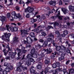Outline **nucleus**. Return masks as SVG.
Instances as JSON below:
<instances>
[{
	"label": "nucleus",
	"mask_w": 74,
	"mask_h": 74,
	"mask_svg": "<svg viewBox=\"0 0 74 74\" xmlns=\"http://www.w3.org/2000/svg\"><path fill=\"white\" fill-rule=\"evenodd\" d=\"M7 69H8L9 70H12V69H13V66H11V64H10V66H9V67Z\"/></svg>",
	"instance_id": "473e14b6"
},
{
	"label": "nucleus",
	"mask_w": 74,
	"mask_h": 74,
	"mask_svg": "<svg viewBox=\"0 0 74 74\" xmlns=\"http://www.w3.org/2000/svg\"><path fill=\"white\" fill-rule=\"evenodd\" d=\"M30 3V0H28L27 2H26L25 3L26 4H29V3Z\"/></svg>",
	"instance_id": "680f3d73"
},
{
	"label": "nucleus",
	"mask_w": 74,
	"mask_h": 74,
	"mask_svg": "<svg viewBox=\"0 0 74 74\" xmlns=\"http://www.w3.org/2000/svg\"><path fill=\"white\" fill-rule=\"evenodd\" d=\"M58 10H55L54 9L52 10H51L50 9H48V10H47V14H44L42 15L41 18H40V19L39 20V21H40V20H41L42 19H45V15H46V16H49V14L51 13H53V14H56V12H57V11Z\"/></svg>",
	"instance_id": "f257e3e1"
},
{
	"label": "nucleus",
	"mask_w": 74,
	"mask_h": 74,
	"mask_svg": "<svg viewBox=\"0 0 74 74\" xmlns=\"http://www.w3.org/2000/svg\"><path fill=\"white\" fill-rule=\"evenodd\" d=\"M27 41L24 40L23 42L24 44L27 45V47H30V45H29V44L32 43V42L33 41V40L31 39V38L30 37H28L27 38Z\"/></svg>",
	"instance_id": "39448f33"
},
{
	"label": "nucleus",
	"mask_w": 74,
	"mask_h": 74,
	"mask_svg": "<svg viewBox=\"0 0 74 74\" xmlns=\"http://www.w3.org/2000/svg\"><path fill=\"white\" fill-rule=\"evenodd\" d=\"M36 48L37 49H38L39 48H40L41 47V46L40 45H38L36 46Z\"/></svg>",
	"instance_id": "c9c22d12"
},
{
	"label": "nucleus",
	"mask_w": 74,
	"mask_h": 74,
	"mask_svg": "<svg viewBox=\"0 0 74 74\" xmlns=\"http://www.w3.org/2000/svg\"><path fill=\"white\" fill-rule=\"evenodd\" d=\"M44 30H43V29H41L39 31H38V32H36V33H40V32H42V31H43Z\"/></svg>",
	"instance_id": "bf43d9fd"
},
{
	"label": "nucleus",
	"mask_w": 74,
	"mask_h": 74,
	"mask_svg": "<svg viewBox=\"0 0 74 74\" xmlns=\"http://www.w3.org/2000/svg\"><path fill=\"white\" fill-rule=\"evenodd\" d=\"M31 55H33L34 53H36L35 52V49L34 48L32 49L31 51Z\"/></svg>",
	"instance_id": "5701e85b"
},
{
	"label": "nucleus",
	"mask_w": 74,
	"mask_h": 74,
	"mask_svg": "<svg viewBox=\"0 0 74 74\" xmlns=\"http://www.w3.org/2000/svg\"><path fill=\"white\" fill-rule=\"evenodd\" d=\"M70 36L72 38H74V34H73L72 35H70Z\"/></svg>",
	"instance_id": "603ef678"
},
{
	"label": "nucleus",
	"mask_w": 74,
	"mask_h": 74,
	"mask_svg": "<svg viewBox=\"0 0 74 74\" xmlns=\"http://www.w3.org/2000/svg\"><path fill=\"white\" fill-rule=\"evenodd\" d=\"M32 56V55H31L30 54H28L27 56V58L25 59V62H27V64L28 66H30L31 64L30 62H33V63L34 62V60L33 58H32L33 57ZM29 60L30 62H29Z\"/></svg>",
	"instance_id": "7ed1b4c3"
},
{
	"label": "nucleus",
	"mask_w": 74,
	"mask_h": 74,
	"mask_svg": "<svg viewBox=\"0 0 74 74\" xmlns=\"http://www.w3.org/2000/svg\"><path fill=\"white\" fill-rule=\"evenodd\" d=\"M34 11V9L33 8L31 7H28L25 10V12H28L29 13H31L33 12V11Z\"/></svg>",
	"instance_id": "1a4fd4ad"
},
{
	"label": "nucleus",
	"mask_w": 74,
	"mask_h": 74,
	"mask_svg": "<svg viewBox=\"0 0 74 74\" xmlns=\"http://www.w3.org/2000/svg\"><path fill=\"white\" fill-rule=\"evenodd\" d=\"M26 52H27V51L26 50H23V53H26Z\"/></svg>",
	"instance_id": "e2e57ef3"
},
{
	"label": "nucleus",
	"mask_w": 74,
	"mask_h": 74,
	"mask_svg": "<svg viewBox=\"0 0 74 74\" xmlns=\"http://www.w3.org/2000/svg\"><path fill=\"white\" fill-rule=\"evenodd\" d=\"M52 43L53 44V46H55L56 45V44H55V42L54 40H53L52 42Z\"/></svg>",
	"instance_id": "8fccbe9b"
},
{
	"label": "nucleus",
	"mask_w": 74,
	"mask_h": 74,
	"mask_svg": "<svg viewBox=\"0 0 74 74\" xmlns=\"http://www.w3.org/2000/svg\"><path fill=\"white\" fill-rule=\"evenodd\" d=\"M22 69H23V70H27V67H23Z\"/></svg>",
	"instance_id": "4d7b16f0"
},
{
	"label": "nucleus",
	"mask_w": 74,
	"mask_h": 74,
	"mask_svg": "<svg viewBox=\"0 0 74 74\" xmlns=\"http://www.w3.org/2000/svg\"><path fill=\"white\" fill-rule=\"evenodd\" d=\"M6 27L7 29V30L8 31H9L10 30L12 31V32H14V27H11L10 28V26L8 25H6Z\"/></svg>",
	"instance_id": "9b49d317"
},
{
	"label": "nucleus",
	"mask_w": 74,
	"mask_h": 74,
	"mask_svg": "<svg viewBox=\"0 0 74 74\" xmlns=\"http://www.w3.org/2000/svg\"><path fill=\"white\" fill-rule=\"evenodd\" d=\"M48 72V68H47L45 69L44 73L45 74H46Z\"/></svg>",
	"instance_id": "72a5a7b5"
},
{
	"label": "nucleus",
	"mask_w": 74,
	"mask_h": 74,
	"mask_svg": "<svg viewBox=\"0 0 74 74\" xmlns=\"http://www.w3.org/2000/svg\"><path fill=\"white\" fill-rule=\"evenodd\" d=\"M18 30V28L17 27H14V31L16 32Z\"/></svg>",
	"instance_id": "a18cd8bd"
},
{
	"label": "nucleus",
	"mask_w": 74,
	"mask_h": 74,
	"mask_svg": "<svg viewBox=\"0 0 74 74\" xmlns=\"http://www.w3.org/2000/svg\"><path fill=\"white\" fill-rule=\"evenodd\" d=\"M18 38L16 37H14L13 39V41H12V44H15L16 42H18L19 41L18 40Z\"/></svg>",
	"instance_id": "ddd939ff"
},
{
	"label": "nucleus",
	"mask_w": 74,
	"mask_h": 74,
	"mask_svg": "<svg viewBox=\"0 0 74 74\" xmlns=\"http://www.w3.org/2000/svg\"><path fill=\"white\" fill-rule=\"evenodd\" d=\"M38 12H37L35 13V14H33L32 15H34V16H36V15H37V14H38Z\"/></svg>",
	"instance_id": "864d4df0"
},
{
	"label": "nucleus",
	"mask_w": 74,
	"mask_h": 74,
	"mask_svg": "<svg viewBox=\"0 0 74 74\" xmlns=\"http://www.w3.org/2000/svg\"><path fill=\"white\" fill-rule=\"evenodd\" d=\"M37 67L38 69H39L40 70L41 69V68L42 67L41 66V65H38L37 66Z\"/></svg>",
	"instance_id": "f704fd0d"
},
{
	"label": "nucleus",
	"mask_w": 74,
	"mask_h": 74,
	"mask_svg": "<svg viewBox=\"0 0 74 74\" xmlns=\"http://www.w3.org/2000/svg\"><path fill=\"white\" fill-rule=\"evenodd\" d=\"M62 11L65 14H66V13H67V12H69V10L65 8H63L62 10Z\"/></svg>",
	"instance_id": "412c9836"
},
{
	"label": "nucleus",
	"mask_w": 74,
	"mask_h": 74,
	"mask_svg": "<svg viewBox=\"0 0 74 74\" xmlns=\"http://www.w3.org/2000/svg\"><path fill=\"white\" fill-rule=\"evenodd\" d=\"M62 55H61V57H60L59 58V61H61V60H63L64 59V56L65 55V53H61Z\"/></svg>",
	"instance_id": "4468645a"
},
{
	"label": "nucleus",
	"mask_w": 74,
	"mask_h": 74,
	"mask_svg": "<svg viewBox=\"0 0 74 74\" xmlns=\"http://www.w3.org/2000/svg\"><path fill=\"white\" fill-rule=\"evenodd\" d=\"M61 69H57L56 70L53 71V74H58V71H61Z\"/></svg>",
	"instance_id": "6ab92c4d"
},
{
	"label": "nucleus",
	"mask_w": 74,
	"mask_h": 74,
	"mask_svg": "<svg viewBox=\"0 0 74 74\" xmlns=\"http://www.w3.org/2000/svg\"><path fill=\"white\" fill-rule=\"evenodd\" d=\"M39 30V29L38 28H37L36 29H34V30L35 32H37L38 30Z\"/></svg>",
	"instance_id": "69168bd1"
},
{
	"label": "nucleus",
	"mask_w": 74,
	"mask_h": 74,
	"mask_svg": "<svg viewBox=\"0 0 74 74\" xmlns=\"http://www.w3.org/2000/svg\"><path fill=\"white\" fill-rule=\"evenodd\" d=\"M56 47V51H58V53H56V52H55V53H54V55H56V54H58V55H60L61 53H62V51H60L61 50V47L60 46H55Z\"/></svg>",
	"instance_id": "6e6552de"
},
{
	"label": "nucleus",
	"mask_w": 74,
	"mask_h": 74,
	"mask_svg": "<svg viewBox=\"0 0 74 74\" xmlns=\"http://www.w3.org/2000/svg\"><path fill=\"white\" fill-rule=\"evenodd\" d=\"M7 15L8 18H10V13H7Z\"/></svg>",
	"instance_id": "79ce46f5"
},
{
	"label": "nucleus",
	"mask_w": 74,
	"mask_h": 74,
	"mask_svg": "<svg viewBox=\"0 0 74 74\" xmlns=\"http://www.w3.org/2000/svg\"><path fill=\"white\" fill-rule=\"evenodd\" d=\"M18 57H19L20 56H21L22 55V53H21V49H19L18 50Z\"/></svg>",
	"instance_id": "393cba45"
},
{
	"label": "nucleus",
	"mask_w": 74,
	"mask_h": 74,
	"mask_svg": "<svg viewBox=\"0 0 74 74\" xmlns=\"http://www.w3.org/2000/svg\"><path fill=\"white\" fill-rule=\"evenodd\" d=\"M56 66L57 67H60V63L58 62L56 64Z\"/></svg>",
	"instance_id": "ea45409f"
},
{
	"label": "nucleus",
	"mask_w": 74,
	"mask_h": 74,
	"mask_svg": "<svg viewBox=\"0 0 74 74\" xmlns=\"http://www.w3.org/2000/svg\"><path fill=\"white\" fill-rule=\"evenodd\" d=\"M30 35L32 37H35V34L33 32H31L30 34Z\"/></svg>",
	"instance_id": "c756f323"
},
{
	"label": "nucleus",
	"mask_w": 74,
	"mask_h": 74,
	"mask_svg": "<svg viewBox=\"0 0 74 74\" xmlns=\"http://www.w3.org/2000/svg\"><path fill=\"white\" fill-rule=\"evenodd\" d=\"M37 53H35L32 55H31L32 56V57H33L34 58H36L37 57Z\"/></svg>",
	"instance_id": "cd10ccee"
},
{
	"label": "nucleus",
	"mask_w": 74,
	"mask_h": 74,
	"mask_svg": "<svg viewBox=\"0 0 74 74\" xmlns=\"http://www.w3.org/2000/svg\"><path fill=\"white\" fill-rule=\"evenodd\" d=\"M59 4L60 5H62V1H61V0H60L59 2Z\"/></svg>",
	"instance_id": "13d9d810"
},
{
	"label": "nucleus",
	"mask_w": 74,
	"mask_h": 74,
	"mask_svg": "<svg viewBox=\"0 0 74 74\" xmlns=\"http://www.w3.org/2000/svg\"><path fill=\"white\" fill-rule=\"evenodd\" d=\"M45 64H49V60H46L45 61Z\"/></svg>",
	"instance_id": "a19ab883"
},
{
	"label": "nucleus",
	"mask_w": 74,
	"mask_h": 74,
	"mask_svg": "<svg viewBox=\"0 0 74 74\" xmlns=\"http://www.w3.org/2000/svg\"><path fill=\"white\" fill-rule=\"evenodd\" d=\"M41 34L42 36H46V33L44 32H42Z\"/></svg>",
	"instance_id": "37998d69"
},
{
	"label": "nucleus",
	"mask_w": 74,
	"mask_h": 74,
	"mask_svg": "<svg viewBox=\"0 0 74 74\" xmlns=\"http://www.w3.org/2000/svg\"><path fill=\"white\" fill-rule=\"evenodd\" d=\"M60 11H58V14H56L55 16H53L51 17V19H55L56 18H58L60 20H62L63 18H64V21H66L67 19H69L70 18L69 17L63 16H59L60 15Z\"/></svg>",
	"instance_id": "f03ea898"
},
{
	"label": "nucleus",
	"mask_w": 74,
	"mask_h": 74,
	"mask_svg": "<svg viewBox=\"0 0 74 74\" xmlns=\"http://www.w3.org/2000/svg\"><path fill=\"white\" fill-rule=\"evenodd\" d=\"M4 28H3L2 27H0V30H4Z\"/></svg>",
	"instance_id": "6e6d98bb"
},
{
	"label": "nucleus",
	"mask_w": 74,
	"mask_h": 74,
	"mask_svg": "<svg viewBox=\"0 0 74 74\" xmlns=\"http://www.w3.org/2000/svg\"><path fill=\"white\" fill-rule=\"evenodd\" d=\"M17 66L18 67H17L16 69V71H21L22 66V63L21 62H19L17 64Z\"/></svg>",
	"instance_id": "0eeeda50"
},
{
	"label": "nucleus",
	"mask_w": 74,
	"mask_h": 74,
	"mask_svg": "<svg viewBox=\"0 0 74 74\" xmlns=\"http://www.w3.org/2000/svg\"><path fill=\"white\" fill-rule=\"evenodd\" d=\"M37 21V20L36 19H34V18H32L31 19V22H32V23H34V22H36Z\"/></svg>",
	"instance_id": "c85d7f7f"
},
{
	"label": "nucleus",
	"mask_w": 74,
	"mask_h": 74,
	"mask_svg": "<svg viewBox=\"0 0 74 74\" xmlns=\"http://www.w3.org/2000/svg\"><path fill=\"white\" fill-rule=\"evenodd\" d=\"M16 10H19V7H18V6H16Z\"/></svg>",
	"instance_id": "5fc2aeb1"
},
{
	"label": "nucleus",
	"mask_w": 74,
	"mask_h": 74,
	"mask_svg": "<svg viewBox=\"0 0 74 74\" xmlns=\"http://www.w3.org/2000/svg\"><path fill=\"white\" fill-rule=\"evenodd\" d=\"M19 18L21 17V16L20 14V13H18L16 14L15 18Z\"/></svg>",
	"instance_id": "bb28decb"
},
{
	"label": "nucleus",
	"mask_w": 74,
	"mask_h": 74,
	"mask_svg": "<svg viewBox=\"0 0 74 74\" xmlns=\"http://www.w3.org/2000/svg\"><path fill=\"white\" fill-rule=\"evenodd\" d=\"M4 34L5 35H3L1 36V38L3 40H4L6 42H8L10 41V37L11 36V34L10 33L7 34V33H4Z\"/></svg>",
	"instance_id": "20e7f679"
},
{
	"label": "nucleus",
	"mask_w": 74,
	"mask_h": 74,
	"mask_svg": "<svg viewBox=\"0 0 74 74\" xmlns=\"http://www.w3.org/2000/svg\"><path fill=\"white\" fill-rule=\"evenodd\" d=\"M69 62H70V61L69 60L67 61L66 63V64L67 65H68V64H69Z\"/></svg>",
	"instance_id": "052dcab7"
},
{
	"label": "nucleus",
	"mask_w": 74,
	"mask_h": 74,
	"mask_svg": "<svg viewBox=\"0 0 74 74\" xmlns=\"http://www.w3.org/2000/svg\"><path fill=\"white\" fill-rule=\"evenodd\" d=\"M64 34L65 35H67V34H68V32H67V31H65L64 32Z\"/></svg>",
	"instance_id": "de8ad7c7"
},
{
	"label": "nucleus",
	"mask_w": 74,
	"mask_h": 74,
	"mask_svg": "<svg viewBox=\"0 0 74 74\" xmlns=\"http://www.w3.org/2000/svg\"><path fill=\"white\" fill-rule=\"evenodd\" d=\"M52 40V39L51 38H49L47 40V42H50V41H51Z\"/></svg>",
	"instance_id": "4c0bfd02"
},
{
	"label": "nucleus",
	"mask_w": 74,
	"mask_h": 74,
	"mask_svg": "<svg viewBox=\"0 0 74 74\" xmlns=\"http://www.w3.org/2000/svg\"><path fill=\"white\" fill-rule=\"evenodd\" d=\"M6 50L5 49H4L3 50V52L4 53V55L5 56H6V55H7V53L5 52V50Z\"/></svg>",
	"instance_id": "c03bdc74"
},
{
	"label": "nucleus",
	"mask_w": 74,
	"mask_h": 74,
	"mask_svg": "<svg viewBox=\"0 0 74 74\" xmlns=\"http://www.w3.org/2000/svg\"><path fill=\"white\" fill-rule=\"evenodd\" d=\"M29 71L31 73H34L35 72V70L33 69V68H31L30 69Z\"/></svg>",
	"instance_id": "7c9ffc66"
},
{
	"label": "nucleus",
	"mask_w": 74,
	"mask_h": 74,
	"mask_svg": "<svg viewBox=\"0 0 74 74\" xmlns=\"http://www.w3.org/2000/svg\"><path fill=\"white\" fill-rule=\"evenodd\" d=\"M0 18L1 19V21L3 24L4 22H5L7 21V18L6 17L4 16H0Z\"/></svg>",
	"instance_id": "f8f14e48"
},
{
	"label": "nucleus",
	"mask_w": 74,
	"mask_h": 74,
	"mask_svg": "<svg viewBox=\"0 0 74 74\" xmlns=\"http://www.w3.org/2000/svg\"><path fill=\"white\" fill-rule=\"evenodd\" d=\"M12 19H11L10 20L11 21H12L14 20V19H13V18L15 19V16L16 15V13H15V12H13L12 13Z\"/></svg>",
	"instance_id": "dca6fc26"
},
{
	"label": "nucleus",
	"mask_w": 74,
	"mask_h": 74,
	"mask_svg": "<svg viewBox=\"0 0 74 74\" xmlns=\"http://www.w3.org/2000/svg\"><path fill=\"white\" fill-rule=\"evenodd\" d=\"M63 71L64 72V74H70V73H71L69 71V74L68 72H66V70L65 69H64L63 70Z\"/></svg>",
	"instance_id": "2f4dec72"
},
{
	"label": "nucleus",
	"mask_w": 74,
	"mask_h": 74,
	"mask_svg": "<svg viewBox=\"0 0 74 74\" xmlns=\"http://www.w3.org/2000/svg\"><path fill=\"white\" fill-rule=\"evenodd\" d=\"M56 64H54L52 65V66L53 68L55 69L56 67Z\"/></svg>",
	"instance_id": "58836bf2"
},
{
	"label": "nucleus",
	"mask_w": 74,
	"mask_h": 74,
	"mask_svg": "<svg viewBox=\"0 0 74 74\" xmlns=\"http://www.w3.org/2000/svg\"><path fill=\"white\" fill-rule=\"evenodd\" d=\"M49 4L50 5H53L55 6L56 4V1H51L49 2Z\"/></svg>",
	"instance_id": "aec40b11"
},
{
	"label": "nucleus",
	"mask_w": 74,
	"mask_h": 74,
	"mask_svg": "<svg viewBox=\"0 0 74 74\" xmlns=\"http://www.w3.org/2000/svg\"><path fill=\"white\" fill-rule=\"evenodd\" d=\"M61 50L60 51H62V53H64V52L65 51V50H66V47L64 46L63 45H61L60 46Z\"/></svg>",
	"instance_id": "2eb2a0df"
},
{
	"label": "nucleus",
	"mask_w": 74,
	"mask_h": 74,
	"mask_svg": "<svg viewBox=\"0 0 74 74\" xmlns=\"http://www.w3.org/2000/svg\"><path fill=\"white\" fill-rule=\"evenodd\" d=\"M69 9L70 11H73V12H74V6L70 5L69 6Z\"/></svg>",
	"instance_id": "a211bd4d"
},
{
	"label": "nucleus",
	"mask_w": 74,
	"mask_h": 74,
	"mask_svg": "<svg viewBox=\"0 0 74 74\" xmlns=\"http://www.w3.org/2000/svg\"><path fill=\"white\" fill-rule=\"evenodd\" d=\"M21 35L23 37L25 36V34H27V31L25 29L21 30Z\"/></svg>",
	"instance_id": "9d476101"
},
{
	"label": "nucleus",
	"mask_w": 74,
	"mask_h": 74,
	"mask_svg": "<svg viewBox=\"0 0 74 74\" xmlns=\"http://www.w3.org/2000/svg\"><path fill=\"white\" fill-rule=\"evenodd\" d=\"M7 71H4L3 72V74H7Z\"/></svg>",
	"instance_id": "0e129e2a"
},
{
	"label": "nucleus",
	"mask_w": 74,
	"mask_h": 74,
	"mask_svg": "<svg viewBox=\"0 0 74 74\" xmlns=\"http://www.w3.org/2000/svg\"><path fill=\"white\" fill-rule=\"evenodd\" d=\"M39 42H40L42 43L44 42V40L41 39L39 40Z\"/></svg>",
	"instance_id": "09e8293b"
},
{
	"label": "nucleus",
	"mask_w": 74,
	"mask_h": 74,
	"mask_svg": "<svg viewBox=\"0 0 74 74\" xmlns=\"http://www.w3.org/2000/svg\"><path fill=\"white\" fill-rule=\"evenodd\" d=\"M58 25H59V23H58L56 22H55L54 24V28H55V26H58Z\"/></svg>",
	"instance_id": "e433bc0d"
},
{
	"label": "nucleus",
	"mask_w": 74,
	"mask_h": 74,
	"mask_svg": "<svg viewBox=\"0 0 74 74\" xmlns=\"http://www.w3.org/2000/svg\"><path fill=\"white\" fill-rule=\"evenodd\" d=\"M48 37H51L53 38V35L52 34H50L49 35Z\"/></svg>",
	"instance_id": "49530a36"
},
{
	"label": "nucleus",
	"mask_w": 74,
	"mask_h": 74,
	"mask_svg": "<svg viewBox=\"0 0 74 74\" xmlns=\"http://www.w3.org/2000/svg\"><path fill=\"white\" fill-rule=\"evenodd\" d=\"M25 48L24 47H22V51H24L25 50Z\"/></svg>",
	"instance_id": "338daca9"
},
{
	"label": "nucleus",
	"mask_w": 74,
	"mask_h": 74,
	"mask_svg": "<svg viewBox=\"0 0 74 74\" xmlns=\"http://www.w3.org/2000/svg\"><path fill=\"white\" fill-rule=\"evenodd\" d=\"M56 37H59V36H60V33L59 31H57L56 32Z\"/></svg>",
	"instance_id": "a878e982"
},
{
	"label": "nucleus",
	"mask_w": 74,
	"mask_h": 74,
	"mask_svg": "<svg viewBox=\"0 0 74 74\" xmlns=\"http://www.w3.org/2000/svg\"><path fill=\"white\" fill-rule=\"evenodd\" d=\"M45 51H47L48 53H50L52 52V49H47Z\"/></svg>",
	"instance_id": "b1692460"
},
{
	"label": "nucleus",
	"mask_w": 74,
	"mask_h": 74,
	"mask_svg": "<svg viewBox=\"0 0 74 74\" xmlns=\"http://www.w3.org/2000/svg\"><path fill=\"white\" fill-rule=\"evenodd\" d=\"M8 51H7L8 53H9V55L10 57H11L12 58H15V55H16V53H12L11 52H9L10 51H11L12 50L10 48V47H8Z\"/></svg>",
	"instance_id": "423d86ee"
},
{
	"label": "nucleus",
	"mask_w": 74,
	"mask_h": 74,
	"mask_svg": "<svg viewBox=\"0 0 74 74\" xmlns=\"http://www.w3.org/2000/svg\"><path fill=\"white\" fill-rule=\"evenodd\" d=\"M47 45H48V42L47 41H45L44 42L43 45V47H47Z\"/></svg>",
	"instance_id": "4be33fe9"
},
{
	"label": "nucleus",
	"mask_w": 74,
	"mask_h": 74,
	"mask_svg": "<svg viewBox=\"0 0 74 74\" xmlns=\"http://www.w3.org/2000/svg\"><path fill=\"white\" fill-rule=\"evenodd\" d=\"M71 66L72 67H74V63H72L71 64Z\"/></svg>",
	"instance_id": "774afa93"
},
{
	"label": "nucleus",
	"mask_w": 74,
	"mask_h": 74,
	"mask_svg": "<svg viewBox=\"0 0 74 74\" xmlns=\"http://www.w3.org/2000/svg\"><path fill=\"white\" fill-rule=\"evenodd\" d=\"M4 66L5 67H7L6 68V69H8V68L9 67V66H11V64L5 62L4 63Z\"/></svg>",
	"instance_id": "f3484780"
},
{
	"label": "nucleus",
	"mask_w": 74,
	"mask_h": 74,
	"mask_svg": "<svg viewBox=\"0 0 74 74\" xmlns=\"http://www.w3.org/2000/svg\"><path fill=\"white\" fill-rule=\"evenodd\" d=\"M48 28L49 29H51V28H52V29H53V27H52V26H50V25L48 26Z\"/></svg>",
	"instance_id": "3c124183"
}]
</instances>
